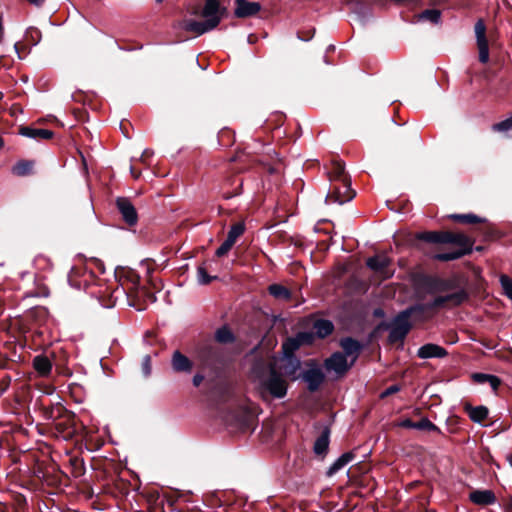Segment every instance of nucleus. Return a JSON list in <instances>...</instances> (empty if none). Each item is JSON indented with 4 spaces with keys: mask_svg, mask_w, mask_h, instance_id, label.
<instances>
[{
    "mask_svg": "<svg viewBox=\"0 0 512 512\" xmlns=\"http://www.w3.org/2000/svg\"><path fill=\"white\" fill-rule=\"evenodd\" d=\"M193 14L203 19L185 21L186 32H209L217 28L228 10L219 0H205L203 6L195 7Z\"/></svg>",
    "mask_w": 512,
    "mask_h": 512,
    "instance_id": "1",
    "label": "nucleus"
},
{
    "mask_svg": "<svg viewBox=\"0 0 512 512\" xmlns=\"http://www.w3.org/2000/svg\"><path fill=\"white\" fill-rule=\"evenodd\" d=\"M255 374L256 390L263 400L282 399L286 396L287 381L273 365L262 368L261 371L255 370Z\"/></svg>",
    "mask_w": 512,
    "mask_h": 512,
    "instance_id": "2",
    "label": "nucleus"
},
{
    "mask_svg": "<svg viewBox=\"0 0 512 512\" xmlns=\"http://www.w3.org/2000/svg\"><path fill=\"white\" fill-rule=\"evenodd\" d=\"M469 298V294L465 289H459L454 293H449L444 296H437L432 301L422 304H415L411 307L415 313H423L427 310H434L442 308L446 303H451L452 306H459Z\"/></svg>",
    "mask_w": 512,
    "mask_h": 512,
    "instance_id": "3",
    "label": "nucleus"
},
{
    "mask_svg": "<svg viewBox=\"0 0 512 512\" xmlns=\"http://www.w3.org/2000/svg\"><path fill=\"white\" fill-rule=\"evenodd\" d=\"M415 314L411 306L399 312L389 327L388 340L390 343L402 342L411 329L409 318Z\"/></svg>",
    "mask_w": 512,
    "mask_h": 512,
    "instance_id": "4",
    "label": "nucleus"
},
{
    "mask_svg": "<svg viewBox=\"0 0 512 512\" xmlns=\"http://www.w3.org/2000/svg\"><path fill=\"white\" fill-rule=\"evenodd\" d=\"M355 195L356 193L351 189L349 178H342L341 182L331 183L325 202L342 205L351 201Z\"/></svg>",
    "mask_w": 512,
    "mask_h": 512,
    "instance_id": "5",
    "label": "nucleus"
},
{
    "mask_svg": "<svg viewBox=\"0 0 512 512\" xmlns=\"http://www.w3.org/2000/svg\"><path fill=\"white\" fill-rule=\"evenodd\" d=\"M421 286L427 294L434 295L452 290L454 282L437 276H424Z\"/></svg>",
    "mask_w": 512,
    "mask_h": 512,
    "instance_id": "6",
    "label": "nucleus"
},
{
    "mask_svg": "<svg viewBox=\"0 0 512 512\" xmlns=\"http://www.w3.org/2000/svg\"><path fill=\"white\" fill-rule=\"evenodd\" d=\"M308 366L309 368L302 373V379L306 382L308 390L315 392L324 382L325 374L314 361H311Z\"/></svg>",
    "mask_w": 512,
    "mask_h": 512,
    "instance_id": "7",
    "label": "nucleus"
},
{
    "mask_svg": "<svg viewBox=\"0 0 512 512\" xmlns=\"http://www.w3.org/2000/svg\"><path fill=\"white\" fill-rule=\"evenodd\" d=\"M324 366L327 371H332L337 376H343L353 366V363L348 362L342 352H334L325 360Z\"/></svg>",
    "mask_w": 512,
    "mask_h": 512,
    "instance_id": "8",
    "label": "nucleus"
},
{
    "mask_svg": "<svg viewBox=\"0 0 512 512\" xmlns=\"http://www.w3.org/2000/svg\"><path fill=\"white\" fill-rule=\"evenodd\" d=\"M116 205H117L119 212L122 215V218L128 225L132 226L137 223V220H138L137 211H136L134 205L132 204V202L128 198H126V197L117 198Z\"/></svg>",
    "mask_w": 512,
    "mask_h": 512,
    "instance_id": "9",
    "label": "nucleus"
},
{
    "mask_svg": "<svg viewBox=\"0 0 512 512\" xmlns=\"http://www.w3.org/2000/svg\"><path fill=\"white\" fill-rule=\"evenodd\" d=\"M234 14L237 18H248L256 15L261 5L258 2H250L248 0H234Z\"/></svg>",
    "mask_w": 512,
    "mask_h": 512,
    "instance_id": "10",
    "label": "nucleus"
},
{
    "mask_svg": "<svg viewBox=\"0 0 512 512\" xmlns=\"http://www.w3.org/2000/svg\"><path fill=\"white\" fill-rule=\"evenodd\" d=\"M340 346L341 348L343 349V353L345 355V357H352L351 359V363L354 364V362L356 361V359L359 357L362 349H363V344L352 338V337H344L340 340Z\"/></svg>",
    "mask_w": 512,
    "mask_h": 512,
    "instance_id": "11",
    "label": "nucleus"
},
{
    "mask_svg": "<svg viewBox=\"0 0 512 512\" xmlns=\"http://www.w3.org/2000/svg\"><path fill=\"white\" fill-rule=\"evenodd\" d=\"M171 365L172 369L178 373H190L193 368L192 361L179 350L173 352Z\"/></svg>",
    "mask_w": 512,
    "mask_h": 512,
    "instance_id": "12",
    "label": "nucleus"
},
{
    "mask_svg": "<svg viewBox=\"0 0 512 512\" xmlns=\"http://www.w3.org/2000/svg\"><path fill=\"white\" fill-rule=\"evenodd\" d=\"M447 354L448 352L445 348L433 343L425 344L417 351V356L420 359L444 358Z\"/></svg>",
    "mask_w": 512,
    "mask_h": 512,
    "instance_id": "13",
    "label": "nucleus"
},
{
    "mask_svg": "<svg viewBox=\"0 0 512 512\" xmlns=\"http://www.w3.org/2000/svg\"><path fill=\"white\" fill-rule=\"evenodd\" d=\"M444 244H455L458 249H469L472 252L473 242L463 233L445 232Z\"/></svg>",
    "mask_w": 512,
    "mask_h": 512,
    "instance_id": "14",
    "label": "nucleus"
},
{
    "mask_svg": "<svg viewBox=\"0 0 512 512\" xmlns=\"http://www.w3.org/2000/svg\"><path fill=\"white\" fill-rule=\"evenodd\" d=\"M469 500L481 506L493 505L496 503V496L492 490H474L469 494Z\"/></svg>",
    "mask_w": 512,
    "mask_h": 512,
    "instance_id": "15",
    "label": "nucleus"
},
{
    "mask_svg": "<svg viewBox=\"0 0 512 512\" xmlns=\"http://www.w3.org/2000/svg\"><path fill=\"white\" fill-rule=\"evenodd\" d=\"M399 427L408 428V429H416V430H426V431H434L440 432L439 428L432 423L428 418H422L418 422H414L409 418L403 419L398 423Z\"/></svg>",
    "mask_w": 512,
    "mask_h": 512,
    "instance_id": "16",
    "label": "nucleus"
},
{
    "mask_svg": "<svg viewBox=\"0 0 512 512\" xmlns=\"http://www.w3.org/2000/svg\"><path fill=\"white\" fill-rule=\"evenodd\" d=\"M19 134L21 136L34 139V140H42V139H50L53 137L54 133L49 129L42 128H34L30 126H23L19 129Z\"/></svg>",
    "mask_w": 512,
    "mask_h": 512,
    "instance_id": "17",
    "label": "nucleus"
},
{
    "mask_svg": "<svg viewBox=\"0 0 512 512\" xmlns=\"http://www.w3.org/2000/svg\"><path fill=\"white\" fill-rule=\"evenodd\" d=\"M355 459V453L352 451L343 453L340 457H338L327 469L326 476L332 477L341 469H343L347 464Z\"/></svg>",
    "mask_w": 512,
    "mask_h": 512,
    "instance_id": "18",
    "label": "nucleus"
},
{
    "mask_svg": "<svg viewBox=\"0 0 512 512\" xmlns=\"http://www.w3.org/2000/svg\"><path fill=\"white\" fill-rule=\"evenodd\" d=\"M471 379L473 380V382L477 384H489V386L494 392H497L502 383L501 379L498 376L480 372L473 373L471 375Z\"/></svg>",
    "mask_w": 512,
    "mask_h": 512,
    "instance_id": "19",
    "label": "nucleus"
},
{
    "mask_svg": "<svg viewBox=\"0 0 512 512\" xmlns=\"http://www.w3.org/2000/svg\"><path fill=\"white\" fill-rule=\"evenodd\" d=\"M330 443V430L329 428H324L321 434L317 437L314 442L313 451L316 455H326L328 452Z\"/></svg>",
    "mask_w": 512,
    "mask_h": 512,
    "instance_id": "20",
    "label": "nucleus"
},
{
    "mask_svg": "<svg viewBox=\"0 0 512 512\" xmlns=\"http://www.w3.org/2000/svg\"><path fill=\"white\" fill-rule=\"evenodd\" d=\"M313 330L318 338L323 339L332 334L334 331V324L328 319H316L313 322Z\"/></svg>",
    "mask_w": 512,
    "mask_h": 512,
    "instance_id": "21",
    "label": "nucleus"
},
{
    "mask_svg": "<svg viewBox=\"0 0 512 512\" xmlns=\"http://www.w3.org/2000/svg\"><path fill=\"white\" fill-rule=\"evenodd\" d=\"M391 264V260L386 255H375L366 261V266L374 272L382 273Z\"/></svg>",
    "mask_w": 512,
    "mask_h": 512,
    "instance_id": "22",
    "label": "nucleus"
},
{
    "mask_svg": "<svg viewBox=\"0 0 512 512\" xmlns=\"http://www.w3.org/2000/svg\"><path fill=\"white\" fill-rule=\"evenodd\" d=\"M476 43L479 61L485 64L489 61L490 40L487 38V34H476Z\"/></svg>",
    "mask_w": 512,
    "mask_h": 512,
    "instance_id": "23",
    "label": "nucleus"
},
{
    "mask_svg": "<svg viewBox=\"0 0 512 512\" xmlns=\"http://www.w3.org/2000/svg\"><path fill=\"white\" fill-rule=\"evenodd\" d=\"M33 368L42 377H47L52 370V363L45 355H37L33 359Z\"/></svg>",
    "mask_w": 512,
    "mask_h": 512,
    "instance_id": "24",
    "label": "nucleus"
},
{
    "mask_svg": "<svg viewBox=\"0 0 512 512\" xmlns=\"http://www.w3.org/2000/svg\"><path fill=\"white\" fill-rule=\"evenodd\" d=\"M285 363L283 366V370L286 376L292 378L293 380L297 379V373L301 367V362L299 358L296 356L284 357Z\"/></svg>",
    "mask_w": 512,
    "mask_h": 512,
    "instance_id": "25",
    "label": "nucleus"
},
{
    "mask_svg": "<svg viewBox=\"0 0 512 512\" xmlns=\"http://www.w3.org/2000/svg\"><path fill=\"white\" fill-rule=\"evenodd\" d=\"M268 291L277 300L288 301L292 296L290 290L281 284H271Z\"/></svg>",
    "mask_w": 512,
    "mask_h": 512,
    "instance_id": "26",
    "label": "nucleus"
},
{
    "mask_svg": "<svg viewBox=\"0 0 512 512\" xmlns=\"http://www.w3.org/2000/svg\"><path fill=\"white\" fill-rule=\"evenodd\" d=\"M445 232L438 231H426L420 232L416 235V238L427 243H441L444 244Z\"/></svg>",
    "mask_w": 512,
    "mask_h": 512,
    "instance_id": "27",
    "label": "nucleus"
},
{
    "mask_svg": "<svg viewBox=\"0 0 512 512\" xmlns=\"http://www.w3.org/2000/svg\"><path fill=\"white\" fill-rule=\"evenodd\" d=\"M467 254H469V249H456L450 252L435 254L433 259L438 261H452L460 259Z\"/></svg>",
    "mask_w": 512,
    "mask_h": 512,
    "instance_id": "28",
    "label": "nucleus"
},
{
    "mask_svg": "<svg viewBox=\"0 0 512 512\" xmlns=\"http://www.w3.org/2000/svg\"><path fill=\"white\" fill-rule=\"evenodd\" d=\"M215 340L221 344H230L235 341V336L230 328L224 325L216 330Z\"/></svg>",
    "mask_w": 512,
    "mask_h": 512,
    "instance_id": "29",
    "label": "nucleus"
},
{
    "mask_svg": "<svg viewBox=\"0 0 512 512\" xmlns=\"http://www.w3.org/2000/svg\"><path fill=\"white\" fill-rule=\"evenodd\" d=\"M488 408L485 406L471 407L469 409V417L475 423H481L488 417Z\"/></svg>",
    "mask_w": 512,
    "mask_h": 512,
    "instance_id": "30",
    "label": "nucleus"
},
{
    "mask_svg": "<svg viewBox=\"0 0 512 512\" xmlns=\"http://www.w3.org/2000/svg\"><path fill=\"white\" fill-rule=\"evenodd\" d=\"M33 162L28 160H21L13 166V173L17 176H25L32 172Z\"/></svg>",
    "mask_w": 512,
    "mask_h": 512,
    "instance_id": "31",
    "label": "nucleus"
},
{
    "mask_svg": "<svg viewBox=\"0 0 512 512\" xmlns=\"http://www.w3.org/2000/svg\"><path fill=\"white\" fill-rule=\"evenodd\" d=\"M329 178L331 183L341 182L342 178H348L344 172V165L337 161L333 163V167L329 172Z\"/></svg>",
    "mask_w": 512,
    "mask_h": 512,
    "instance_id": "32",
    "label": "nucleus"
},
{
    "mask_svg": "<svg viewBox=\"0 0 512 512\" xmlns=\"http://www.w3.org/2000/svg\"><path fill=\"white\" fill-rule=\"evenodd\" d=\"M300 347V343L295 337L288 338L282 345L284 357L296 356L295 351Z\"/></svg>",
    "mask_w": 512,
    "mask_h": 512,
    "instance_id": "33",
    "label": "nucleus"
},
{
    "mask_svg": "<svg viewBox=\"0 0 512 512\" xmlns=\"http://www.w3.org/2000/svg\"><path fill=\"white\" fill-rule=\"evenodd\" d=\"M451 218L456 221H459L461 223H467V224H475V223H479V222L483 221V219H481L480 217H478L477 215L472 214V213L453 214V215H451Z\"/></svg>",
    "mask_w": 512,
    "mask_h": 512,
    "instance_id": "34",
    "label": "nucleus"
},
{
    "mask_svg": "<svg viewBox=\"0 0 512 512\" xmlns=\"http://www.w3.org/2000/svg\"><path fill=\"white\" fill-rule=\"evenodd\" d=\"M245 226L243 223L232 225L228 231L227 239L235 244L236 240L244 233Z\"/></svg>",
    "mask_w": 512,
    "mask_h": 512,
    "instance_id": "35",
    "label": "nucleus"
},
{
    "mask_svg": "<svg viewBox=\"0 0 512 512\" xmlns=\"http://www.w3.org/2000/svg\"><path fill=\"white\" fill-rule=\"evenodd\" d=\"M499 281L503 294L512 301V279L509 276L502 274Z\"/></svg>",
    "mask_w": 512,
    "mask_h": 512,
    "instance_id": "36",
    "label": "nucleus"
},
{
    "mask_svg": "<svg viewBox=\"0 0 512 512\" xmlns=\"http://www.w3.org/2000/svg\"><path fill=\"white\" fill-rule=\"evenodd\" d=\"M217 277L214 276H210L207 271H206V268L202 265H200L198 268H197V282L198 284L200 285H207L209 284L213 279H216Z\"/></svg>",
    "mask_w": 512,
    "mask_h": 512,
    "instance_id": "37",
    "label": "nucleus"
},
{
    "mask_svg": "<svg viewBox=\"0 0 512 512\" xmlns=\"http://www.w3.org/2000/svg\"><path fill=\"white\" fill-rule=\"evenodd\" d=\"M512 129V117L507 118L503 121L495 123L492 126V130L495 132H507Z\"/></svg>",
    "mask_w": 512,
    "mask_h": 512,
    "instance_id": "38",
    "label": "nucleus"
},
{
    "mask_svg": "<svg viewBox=\"0 0 512 512\" xmlns=\"http://www.w3.org/2000/svg\"><path fill=\"white\" fill-rule=\"evenodd\" d=\"M294 337L300 343V346L309 345L314 340V335L311 332H298Z\"/></svg>",
    "mask_w": 512,
    "mask_h": 512,
    "instance_id": "39",
    "label": "nucleus"
},
{
    "mask_svg": "<svg viewBox=\"0 0 512 512\" xmlns=\"http://www.w3.org/2000/svg\"><path fill=\"white\" fill-rule=\"evenodd\" d=\"M233 245H234V243L226 238L225 241L216 250V252H215L216 256L223 257L224 255H226L229 252V250L232 248Z\"/></svg>",
    "mask_w": 512,
    "mask_h": 512,
    "instance_id": "40",
    "label": "nucleus"
},
{
    "mask_svg": "<svg viewBox=\"0 0 512 512\" xmlns=\"http://www.w3.org/2000/svg\"><path fill=\"white\" fill-rule=\"evenodd\" d=\"M141 368H142V372H143L145 377L150 376L151 371H152L150 355H145L144 356V358L142 360Z\"/></svg>",
    "mask_w": 512,
    "mask_h": 512,
    "instance_id": "41",
    "label": "nucleus"
},
{
    "mask_svg": "<svg viewBox=\"0 0 512 512\" xmlns=\"http://www.w3.org/2000/svg\"><path fill=\"white\" fill-rule=\"evenodd\" d=\"M401 390V387L397 384L391 385L388 388H386L383 392L380 394V398H386L394 393H397Z\"/></svg>",
    "mask_w": 512,
    "mask_h": 512,
    "instance_id": "42",
    "label": "nucleus"
},
{
    "mask_svg": "<svg viewBox=\"0 0 512 512\" xmlns=\"http://www.w3.org/2000/svg\"><path fill=\"white\" fill-rule=\"evenodd\" d=\"M474 32H486V25L483 19H479L474 25Z\"/></svg>",
    "mask_w": 512,
    "mask_h": 512,
    "instance_id": "43",
    "label": "nucleus"
},
{
    "mask_svg": "<svg viewBox=\"0 0 512 512\" xmlns=\"http://www.w3.org/2000/svg\"><path fill=\"white\" fill-rule=\"evenodd\" d=\"M13 45H14V49L17 52L19 58H22L21 53L25 52V50H26L25 45L20 41H16Z\"/></svg>",
    "mask_w": 512,
    "mask_h": 512,
    "instance_id": "44",
    "label": "nucleus"
},
{
    "mask_svg": "<svg viewBox=\"0 0 512 512\" xmlns=\"http://www.w3.org/2000/svg\"><path fill=\"white\" fill-rule=\"evenodd\" d=\"M74 274H75V271L74 269L71 270L70 274L68 275V281L70 283V285L76 289H80L81 288V283L80 282H75L73 280V277H74Z\"/></svg>",
    "mask_w": 512,
    "mask_h": 512,
    "instance_id": "45",
    "label": "nucleus"
},
{
    "mask_svg": "<svg viewBox=\"0 0 512 512\" xmlns=\"http://www.w3.org/2000/svg\"><path fill=\"white\" fill-rule=\"evenodd\" d=\"M203 380H204V376L202 374H195L192 379L193 385L198 387L202 383Z\"/></svg>",
    "mask_w": 512,
    "mask_h": 512,
    "instance_id": "46",
    "label": "nucleus"
},
{
    "mask_svg": "<svg viewBox=\"0 0 512 512\" xmlns=\"http://www.w3.org/2000/svg\"><path fill=\"white\" fill-rule=\"evenodd\" d=\"M255 36H256V34H248V36L246 38L247 42L250 43V44L254 43L256 41V37Z\"/></svg>",
    "mask_w": 512,
    "mask_h": 512,
    "instance_id": "47",
    "label": "nucleus"
},
{
    "mask_svg": "<svg viewBox=\"0 0 512 512\" xmlns=\"http://www.w3.org/2000/svg\"><path fill=\"white\" fill-rule=\"evenodd\" d=\"M25 32L27 33H30V32H39V30L37 28H34V27H28Z\"/></svg>",
    "mask_w": 512,
    "mask_h": 512,
    "instance_id": "48",
    "label": "nucleus"
},
{
    "mask_svg": "<svg viewBox=\"0 0 512 512\" xmlns=\"http://www.w3.org/2000/svg\"><path fill=\"white\" fill-rule=\"evenodd\" d=\"M297 39L301 41H309L311 38H302L300 34H297Z\"/></svg>",
    "mask_w": 512,
    "mask_h": 512,
    "instance_id": "49",
    "label": "nucleus"
},
{
    "mask_svg": "<svg viewBox=\"0 0 512 512\" xmlns=\"http://www.w3.org/2000/svg\"><path fill=\"white\" fill-rule=\"evenodd\" d=\"M3 31L2 16L0 15V32Z\"/></svg>",
    "mask_w": 512,
    "mask_h": 512,
    "instance_id": "50",
    "label": "nucleus"
},
{
    "mask_svg": "<svg viewBox=\"0 0 512 512\" xmlns=\"http://www.w3.org/2000/svg\"><path fill=\"white\" fill-rule=\"evenodd\" d=\"M334 45H329L327 48V52L334 50Z\"/></svg>",
    "mask_w": 512,
    "mask_h": 512,
    "instance_id": "51",
    "label": "nucleus"
},
{
    "mask_svg": "<svg viewBox=\"0 0 512 512\" xmlns=\"http://www.w3.org/2000/svg\"><path fill=\"white\" fill-rule=\"evenodd\" d=\"M4 145L3 139L0 137V148H2Z\"/></svg>",
    "mask_w": 512,
    "mask_h": 512,
    "instance_id": "52",
    "label": "nucleus"
},
{
    "mask_svg": "<svg viewBox=\"0 0 512 512\" xmlns=\"http://www.w3.org/2000/svg\"><path fill=\"white\" fill-rule=\"evenodd\" d=\"M380 313H382L381 310H376L375 311V315H379Z\"/></svg>",
    "mask_w": 512,
    "mask_h": 512,
    "instance_id": "53",
    "label": "nucleus"
},
{
    "mask_svg": "<svg viewBox=\"0 0 512 512\" xmlns=\"http://www.w3.org/2000/svg\"><path fill=\"white\" fill-rule=\"evenodd\" d=\"M38 41H39V40L34 41V42L32 43V45H36V44L38 43Z\"/></svg>",
    "mask_w": 512,
    "mask_h": 512,
    "instance_id": "54",
    "label": "nucleus"
},
{
    "mask_svg": "<svg viewBox=\"0 0 512 512\" xmlns=\"http://www.w3.org/2000/svg\"><path fill=\"white\" fill-rule=\"evenodd\" d=\"M162 1H163V0H156V2H157V3H160V2H162Z\"/></svg>",
    "mask_w": 512,
    "mask_h": 512,
    "instance_id": "55",
    "label": "nucleus"
}]
</instances>
